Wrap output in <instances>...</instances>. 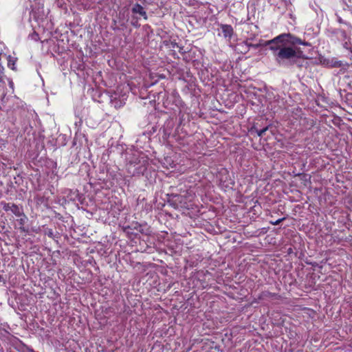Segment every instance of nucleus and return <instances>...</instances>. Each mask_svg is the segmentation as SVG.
<instances>
[{
	"label": "nucleus",
	"instance_id": "obj_2",
	"mask_svg": "<svg viewBox=\"0 0 352 352\" xmlns=\"http://www.w3.org/2000/svg\"><path fill=\"white\" fill-rule=\"evenodd\" d=\"M291 42L292 44H301L300 39L293 37L290 34H282L274 38L265 42V45L269 46L270 50L273 51L274 55L280 49L285 42Z\"/></svg>",
	"mask_w": 352,
	"mask_h": 352
},
{
	"label": "nucleus",
	"instance_id": "obj_3",
	"mask_svg": "<svg viewBox=\"0 0 352 352\" xmlns=\"http://www.w3.org/2000/svg\"><path fill=\"white\" fill-rule=\"evenodd\" d=\"M3 209L5 211H10L16 217H21L23 215V212L22 208L14 204H6L3 206Z\"/></svg>",
	"mask_w": 352,
	"mask_h": 352
},
{
	"label": "nucleus",
	"instance_id": "obj_5",
	"mask_svg": "<svg viewBox=\"0 0 352 352\" xmlns=\"http://www.w3.org/2000/svg\"><path fill=\"white\" fill-rule=\"evenodd\" d=\"M224 37L230 38L233 34V28L230 25H221V26Z\"/></svg>",
	"mask_w": 352,
	"mask_h": 352
},
{
	"label": "nucleus",
	"instance_id": "obj_9",
	"mask_svg": "<svg viewBox=\"0 0 352 352\" xmlns=\"http://www.w3.org/2000/svg\"><path fill=\"white\" fill-rule=\"evenodd\" d=\"M3 75H4V67L2 65L1 63L0 62V82H2Z\"/></svg>",
	"mask_w": 352,
	"mask_h": 352
},
{
	"label": "nucleus",
	"instance_id": "obj_1",
	"mask_svg": "<svg viewBox=\"0 0 352 352\" xmlns=\"http://www.w3.org/2000/svg\"><path fill=\"white\" fill-rule=\"evenodd\" d=\"M291 42L285 41L283 47L274 54L276 61L279 65L288 66L295 63L303 56L302 52L294 46L289 45Z\"/></svg>",
	"mask_w": 352,
	"mask_h": 352
},
{
	"label": "nucleus",
	"instance_id": "obj_6",
	"mask_svg": "<svg viewBox=\"0 0 352 352\" xmlns=\"http://www.w3.org/2000/svg\"><path fill=\"white\" fill-rule=\"evenodd\" d=\"M135 228L137 229L140 232H141L142 234H144L146 235L150 234L149 228H148L146 226H143L142 225H139L138 228Z\"/></svg>",
	"mask_w": 352,
	"mask_h": 352
},
{
	"label": "nucleus",
	"instance_id": "obj_12",
	"mask_svg": "<svg viewBox=\"0 0 352 352\" xmlns=\"http://www.w3.org/2000/svg\"><path fill=\"white\" fill-rule=\"evenodd\" d=\"M3 280V277L0 274V282H1Z\"/></svg>",
	"mask_w": 352,
	"mask_h": 352
},
{
	"label": "nucleus",
	"instance_id": "obj_8",
	"mask_svg": "<svg viewBox=\"0 0 352 352\" xmlns=\"http://www.w3.org/2000/svg\"><path fill=\"white\" fill-rule=\"evenodd\" d=\"M268 126H266L261 130H256V133L258 137H262L264 133L267 131Z\"/></svg>",
	"mask_w": 352,
	"mask_h": 352
},
{
	"label": "nucleus",
	"instance_id": "obj_4",
	"mask_svg": "<svg viewBox=\"0 0 352 352\" xmlns=\"http://www.w3.org/2000/svg\"><path fill=\"white\" fill-rule=\"evenodd\" d=\"M132 12L134 14H139L141 15L145 20L148 19L146 12H145L144 8L139 3H135L132 8Z\"/></svg>",
	"mask_w": 352,
	"mask_h": 352
},
{
	"label": "nucleus",
	"instance_id": "obj_7",
	"mask_svg": "<svg viewBox=\"0 0 352 352\" xmlns=\"http://www.w3.org/2000/svg\"><path fill=\"white\" fill-rule=\"evenodd\" d=\"M8 66L12 70H15V60L12 58L11 56H9Z\"/></svg>",
	"mask_w": 352,
	"mask_h": 352
},
{
	"label": "nucleus",
	"instance_id": "obj_10",
	"mask_svg": "<svg viewBox=\"0 0 352 352\" xmlns=\"http://www.w3.org/2000/svg\"><path fill=\"white\" fill-rule=\"evenodd\" d=\"M283 220V219H279L277 221H276L275 222H272V224L278 225Z\"/></svg>",
	"mask_w": 352,
	"mask_h": 352
},
{
	"label": "nucleus",
	"instance_id": "obj_11",
	"mask_svg": "<svg viewBox=\"0 0 352 352\" xmlns=\"http://www.w3.org/2000/svg\"><path fill=\"white\" fill-rule=\"evenodd\" d=\"M20 223H21V225H23V223H24V220H23V219H20Z\"/></svg>",
	"mask_w": 352,
	"mask_h": 352
}]
</instances>
